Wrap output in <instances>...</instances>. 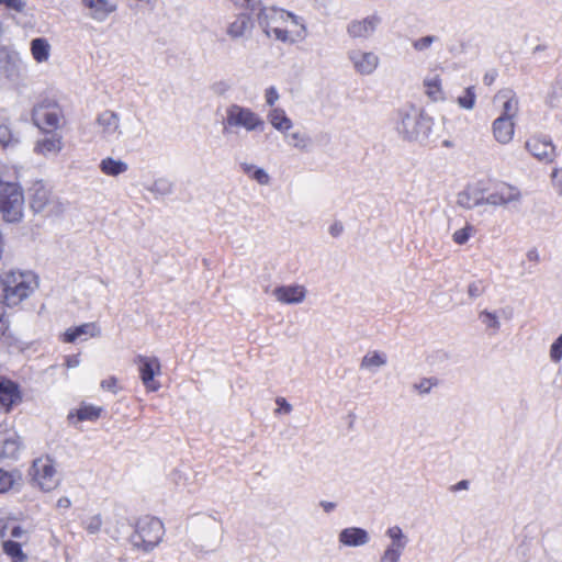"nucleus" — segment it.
<instances>
[{
  "mask_svg": "<svg viewBox=\"0 0 562 562\" xmlns=\"http://www.w3.org/2000/svg\"><path fill=\"white\" fill-rule=\"evenodd\" d=\"M165 535V527L160 519L151 516H144L138 519L136 530L132 537L135 547H139L145 551L153 550L158 546Z\"/></svg>",
  "mask_w": 562,
  "mask_h": 562,
  "instance_id": "0eeeda50",
  "label": "nucleus"
},
{
  "mask_svg": "<svg viewBox=\"0 0 562 562\" xmlns=\"http://www.w3.org/2000/svg\"><path fill=\"white\" fill-rule=\"evenodd\" d=\"M61 110L55 102L45 101L34 106L32 120L34 124L46 133L60 126Z\"/></svg>",
  "mask_w": 562,
  "mask_h": 562,
  "instance_id": "9d476101",
  "label": "nucleus"
},
{
  "mask_svg": "<svg viewBox=\"0 0 562 562\" xmlns=\"http://www.w3.org/2000/svg\"><path fill=\"white\" fill-rule=\"evenodd\" d=\"M250 29L251 24L249 18L245 14H239L232 22L228 23L226 27V34L232 40H238L244 37L247 33H249Z\"/></svg>",
  "mask_w": 562,
  "mask_h": 562,
  "instance_id": "a878e982",
  "label": "nucleus"
},
{
  "mask_svg": "<svg viewBox=\"0 0 562 562\" xmlns=\"http://www.w3.org/2000/svg\"><path fill=\"white\" fill-rule=\"evenodd\" d=\"M63 149L61 136L58 134H49L38 139L35 144L34 150L37 154L49 156L57 155Z\"/></svg>",
  "mask_w": 562,
  "mask_h": 562,
  "instance_id": "5701e85b",
  "label": "nucleus"
},
{
  "mask_svg": "<svg viewBox=\"0 0 562 562\" xmlns=\"http://www.w3.org/2000/svg\"><path fill=\"white\" fill-rule=\"evenodd\" d=\"M479 319L491 334H496L501 328V321L496 312L484 310L480 312Z\"/></svg>",
  "mask_w": 562,
  "mask_h": 562,
  "instance_id": "473e14b6",
  "label": "nucleus"
},
{
  "mask_svg": "<svg viewBox=\"0 0 562 562\" xmlns=\"http://www.w3.org/2000/svg\"><path fill=\"white\" fill-rule=\"evenodd\" d=\"M492 133L494 139L501 145L509 144L515 134V121L496 117L492 123Z\"/></svg>",
  "mask_w": 562,
  "mask_h": 562,
  "instance_id": "aec40b11",
  "label": "nucleus"
},
{
  "mask_svg": "<svg viewBox=\"0 0 562 562\" xmlns=\"http://www.w3.org/2000/svg\"><path fill=\"white\" fill-rule=\"evenodd\" d=\"M95 125L100 135L105 139L117 138L122 134L121 120L114 111L101 112L95 120Z\"/></svg>",
  "mask_w": 562,
  "mask_h": 562,
  "instance_id": "dca6fc26",
  "label": "nucleus"
},
{
  "mask_svg": "<svg viewBox=\"0 0 562 562\" xmlns=\"http://www.w3.org/2000/svg\"><path fill=\"white\" fill-rule=\"evenodd\" d=\"M385 535L391 540V542L389 543L390 546L406 549L407 543H408V538L403 532V530L400 526H393V527L387 528V530L385 531Z\"/></svg>",
  "mask_w": 562,
  "mask_h": 562,
  "instance_id": "72a5a7b5",
  "label": "nucleus"
},
{
  "mask_svg": "<svg viewBox=\"0 0 562 562\" xmlns=\"http://www.w3.org/2000/svg\"><path fill=\"white\" fill-rule=\"evenodd\" d=\"M244 171L261 186H268L270 182V176L263 168L246 165Z\"/></svg>",
  "mask_w": 562,
  "mask_h": 562,
  "instance_id": "c9c22d12",
  "label": "nucleus"
},
{
  "mask_svg": "<svg viewBox=\"0 0 562 562\" xmlns=\"http://www.w3.org/2000/svg\"><path fill=\"white\" fill-rule=\"evenodd\" d=\"M457 204L463 209H473L485 204V198L480 196L476 190L465 189L458 194Z\"/></svg>",
  "mask_w": 562,
  "mask_h": 562,
  "instance_id": "c756f323",
  "label": "nucleus"
},
{
  "mask_svg": "<svg viewBox=\"0 0 562 562\" xmlns=\"http://www.w3.org/2000/svg\"><path fill=\"white\" fill-rule=\"evenodd\" d=\"M81 3L87 16L99 23L104 22L117 9L115 0H81Z\"/></svg>",
  "mask_w": 562,
  "mask_h": 562,
  "instance_id": "f3484780",
  "label": "nucleus"
},
{
  "mask_svg": "<svg viewBox=\"0 0 562 562\" xmlns=\"http://www.w3.org/2000/svg\"><path fill=\"white\" fill-rule=\"evenodd\" d=\"M102 518L101 515H93L88 517L83 522L85 530L90 535H95L101 530L102 527Z\"/></svg>",
  "mask_w": 562,
  "mask_h": 562,
  "instance_id": "a18cd8bd",
  "label": "nucleus"
},
{
  "mask_svg": "<svg viewBox=\"0 0 562 562\" xmlns=\"http://www.w3.org/2000/svg\"><path fill=\"white\" fill-rule=\"evenodd\" d=\"M547 102L552 108L559 106L562 102V87H559L558 85L554 86L552 91L548 95Z\"/></svg>",
  "mask_w": 562,
  "mask_h": 562,
  "instance_id": "3c124183",
  "label": "nucleus"
},
{
  "mask_svg": "<svg viewBox=\"0 0 562 562\" xmlns=\"http://www.w3.org/2000/svg\"><path fill=\"white\" fill-rule=\"evenodd\" d=\"M102 412V407L82 404L76 412L77 419L79 422L83 420H97Z\"/></svg>",
  "mask_w": 562,
  "mask_h": 562,
  "instance_id": "f704fd0d",
  "label": "nucleus"
},
{
  "mask_svg": "<svg viewBox=\"0 0 562 562\" xmlns=\"http://www.w3.org/2000/svg\"><path fill=\"white\" fill-rule=\"evenodd\" d=\"M8 329V322L4 318V310L0 308V336Z\"/></svg>",
  "mask_w": 562,
  "mask_h": 562,
  "instance_id": "e2e57ef3",
  "label": "nucleus"
},
{
  "mask_svg": "<svg viewBox=\"0 0 562 562\" xmlns=\"http://www.w3.org/2000/svg\"><path fill=\"white\" fill-rule=\"evenodd\" d=\"M276 403L279 406L276 413L290 414L292 412V405L284 397H278Z\"/></svg>",
  "mask_w": 562,
  "mask_h": 562,
  "instance_id": "6e6d98bb",
  "label": "nucleus"
},
{
  "mask_svg": "<svg viewBox=\"0 0 562 562\" xmlns=\"http://www.w3.org/2000/svg\"><path fill=\"white\" fill-rule=\"evenodd\" d=\"M283 136L288 145L297 150L306 151L310 147V137L300 131H295L292 133L286 132L285 134H283Z\"/></svg>",
  "mask_w": 562,
  "mask_h": 562,
  "instance_id": "2f4dec72",
  "label": "nucleus"
},
{
  "mask_svg": "<svg viewBox=\"0 0 562 562\" xmlns=\"http://www.w3.org/2000/svg\"><path fill=\"white\" fill-rule=\"evenodd\" d=\"M224 126L235 133H261L266 127L265 120L252 109L233 103L226 108Z\"/></svg>",
  "mask_w": 562,
  "mask_h": 562,
  "instance_id": "39448f33",
  "label": "nucleus"
},
{
  "mask_svg": "<svg viewBox=\"0 0 562 562\" xmlns=\"http://www.w3.org/2000/svg\"><path fill=\"white\" fill-rule=\"evenodd\" d=\"M24 195L16 182L0 180V211L7 222H19L23 216Z\"/></svg>",
  "mask_w": 562,
  "mask_h": 562,
  "instance_id": "423d86ee",
  "label": "nucleus"
},
{
  "mask_svg": "<svg viewBox=\"0 0 562 562\" xmlns=\"http://www.w3.org/2000/svg\"><path fill=\"white\" fill-rule=\"evenodd\" d=\"M328 232L333 237H338L344 232V225L340 222H335L329 226Z\"/></svg>",
  "mask_w": 562,
  "mask_h": 562,
  "instance_id": "bf43d9fd",
  "label": "nucleus"
},
{
  "mask_svg": "<svg viewBox=\"0 0 562 562\" xmlns=\"http://www.w3.org/2000/svg\"><path fill=\"white\" fill-rule=\"evenodd\" d=\"M258 24L268 37L293 44L306 35L303 20L277 7H263L257 15Z\"/></svg>",
  "mask_w": 562,
  "mask_h": 562,
  "instance_id": "f257e3e1",
  "label": "nucleus"
},
{
  "mask_svg": "<svg viewBox=\"0 0 562 562\" xmlns=\"http://www.w3.org/2000/svg\"><path fill=\"white\" fill-rule=\"evenodd\" d=\"M521 201V192L516 187L509 184L499 186L494 192L485 198V204L493 206H516Z\"/></svg>",
  "mask_w": 562,
  "mask_h": 562,
  "instance_id": "2eb2a0df",
  "label": "nucleus"
},
{
  "mask_svg": "<svg viewBox=\"0 0 562 562\" xmlns=\"http://www.w3.org/2000/svg\"><path fill=\"white\" fill-rule=\"evenodd\" d=\"M437 41H438L437 36L427 35V36H423V37L415 40L412 43V46L416 52H425V50L429 49L431 47V45Z\"/></svg>",
  "mask_w": 562,
  "mask_h": 562,
  "instance_id": "49530a36",
  "label": "nucleus"
},
{
  "mask_svg": "<svg viewBox=\"0 0 562 562\" xmlns=\"http://www.w3.org/2000/svg\"><path fill=\"white\" fill-rule=\"evenodd\" d=\"M31 54L38 64L48 61L50 57L52 46L44 37H36L31 41Z\"/></svg>",
  "mask_w": 562,
  "mask_h": 562,
  "instance_id": "bb28decb",
  "label": "nucleus"
},
{
  "mask_svg": "<svg viewBox=\"0 0 562 562\" xmlns=\"http://www.w3.org/2000/svg\"><path fill=\"white\" fill-rule=\"evenodd\" d=\"M21 442L15 437H10L3 440L1 454L5 458H16Z\"/></svg>",
  "mask_w": 562,
  "mask_h": 562,
  "instance_id": "4c0bfd02",
  "label": "nucleus"
},
{
  "mask_svg": "<svg viewBox=\"0 0 562 562\" xmlns=\"http://www.w3.org/2000/svg\"><path fill=\"white\" fill-rule=\"evenodd\" d=\"M473 233L474 227L472 225H467L463 228L456 231L452 235V239L458 245H464Z\"/></svg>",
  "mask_w": 562,
  "mask_h": 562,
  "instance_id": "de8ad7c7",
  "label": "nucleus"
},
{
  "mask_svg": "<svg viewBox=\"0 0 562 562\" xmlns=\"http://www.w3.org/2000/svg\"><path fill=\"white\" fill-rule=\"evenodd\" d=\"M475 101H476V94H475L474 87H468L464 90V94L460 95L457 99L458 105L468 111L472 110L475 106Z\"/></svg>",
  "mask_w": 562,
  "mask_h": 562,
  "instance_id": "ea45409f",
  "label": "nucleus"
},
{
  "mask_svg": "<svg viewBox=\"0 0 562 562\" xmlns=\"http://www.w3.org/2000/svg\"><path fill=\"white\" fill-rule=\"evenodd\" d=\"M15 483V474L0 469V493L9 491Z\"/></svg>",
  "mask_w": 562,
  "mask_h": 562,
  "instance_id": "09e8293b",
  "label": "nucleus"
},
{
  "mask_svg": "<svg viewBox=\"0 0 562 562\" xmlns=\"http://www.w3.org/2000/svg\"><path fill=\"white\" fill-rule=\"evenodd\" d=\"M276 300L283 304H299L305 300L306 289L303 285H282L272 292Z\"/></svg>",
  "mask_w": 562,
  "mask_h": 562,
  "instance_id": "a211bd4d",
  "label": "nucleus"
},
{
  "mask_svg": "<svg viewBox=\"0 0 562 562\" xmlns=\"http://www.w3.org/2000/svg\"><path fill=\"white\" fill-rule=\"evenodd\" d=\"M387 361L389 358L384 351L371 350L362 357L360 369L368 373L375 374L387 364Z\"/></svg>",
  "mask_w": 562,
  "mask_h": 562,
  "instance_id": "4be33fe9",
  "label": "nucleus"
},
{
  "mask_svg": "<svg viewBox=\"0 0 562 562\" xmlns=\"http://www.w3.org/2000/svg\"><path fill=\"white\" fill-rule=\"evenodd\" d=\"M426 94L435 102L445 100V93L441 87V80L438 75L427 77L424 80Z\"/></svg>",
  "mask_w": 562,
  "mask_h": 562,
  "instance_id": "7c9ffc66",
  "label": "nucleus"
},
{
  "mask_svg": "<svg viewBox=\"0 0 562 562\" xmlns=\"http://www.w3.org/2000/svg\"><path fill=\"white\" fill-rule=\"evenodd\" d=\"M321 507L325 513H330L336 508V504L333 502L323 501L321 502Z\"/></svg>",
  "mask_w": 562,
  "mask_h": 562,
  "instance_id": "774afa93",
  "label": "nucleus"
},
{
  "mask_svg": "<svg viewBox=\"0 0 562 562\" xmlns=\"http://www.w3.org/2000/svg\"><path fill=\"white\" fill-rule=\"evenodd\" d=\"M79 363H80V360H79L78 356H69L66 359V366L68 368H76L79 366Z\"/></svg>",
  "mask_w": 562,
  "mask_h": 562,
  "instance_id": "69168bd1",
  "label": "nucleus"
},
{
  "mask_svg": "<svg viewBox=\"0 0 562 562\" xmlns=\"http://www.w3.org/2000/svg\"><path fill=\"white\" fill-rule=\"evenodd\" d=\"M3 551L10 555L14 562H26V555L23 553L19 542L12 540L4 541Z\"/></svg>",
  "mask_w": 562,
  "mask_h": 562,
  "instance_id": "e433bc0d",
  "label": "nucleus"
},
{
  "mask_svg": "<svg viewBox=\"0 0 562 562\" xmlns=\"http://www.w3.org/2000/svg\"><path fill=\"white\" fill-rule=\"evenodd\" d=\"M495 101H502V112L498 117L514 120L519 112V101L512 90H502L495 95Z\"/></svg>",
  "mask_w": 562,
  "mask_h": 562,
  "instance_id": "412c9836",
  "label": "nucleus"
},
{
  "mask_svg": "<svg viewBox=\"0 0 562 562\" xmlns=\"http://www.w3.org/2000/svg\"><path fill=\"white\" fill-rule=\"evenodd\" d=\"M188 527L196 546L205 551H215L220 544V521L209 514H194L188 518Z\"/></svg>",
  "mask_w": 562,
  "mask_h": 562,
  "instance_id": "20e7f679",
  "label": "nucleus"
},
{
  "mask_svg": "<svg viewBox=\"0 0 562 562\" xmlns=\"http://www.w3.org/2000/svg\"><path fill=\"white\" fill-rule=\"evenodd\" d=\"M338 541L345 547H362L370 542V535L363 528L348 527L339 532Z\"/></svg>",
  "mask_w": 562,
  "mask_h": 562,
  "instance_id": "6ab92c4d",
  "label": "nucleus"
},
{
  "mask_svg": "<svg viewBox=\"0 0 562 562\" xmlns=\"http://www.w3.org/2000/svg\"><path fill=\"white\" fill-rule=\"evenodd\" d=\"M382 23V16L373 12L361 19H353L346 25V33L351 40L371 38Z\"/></svg>",
  "mask_w": 562,
  "mask_h": 562,
  "instance_id": "9b49d317",
  "label": "nucleus"
},
{
  "mask_svg": "<svg viewBox=\"0 0 562 562\" xmlns=\"http://www.w3.org/2000/svg\"><path fill=\"white\" fill-rule=\"evenodd\" d=\"M14 70V57L7 50H0V76L10 77Z\"/></svg>",
  "mask_w": 562,
  "mask_h": 562,
  "instance_id": "a19ab883",
  "label": "nucleus"
},
{
  "mask_svg": "<svg viewBox=\"0 0 562 562\" xmlns=\"http://www.w3.org/2000/svg\"><path fill=\"white\" fill-rule=\"evenodd\" d=\"M30 206L35 213L59 215L65 211L63 202L43 181H35L29 189Z\"/></svg>",
  "mask_w": 562,
  "mask_h": 562,
  "instance_id": "6e6552de",
  "label": "nucleus"
},
{
  "mask_svg": "<svg viewBox=\"0 0 562 562\" xmlns=\"http://www.w3.org/2000/svg\"><path fill=\"white\" fill-rule=\"evenodd\" d=\"M36 285V279L30 272H4L0 274V303L16 306L33 293Z\"/></svg>",
  "mask_w": 562,
  "mask_h": 562,
  "instance_id": "f03ea898",
  "label": "nucleus"
},
{
  "mask_svg": "<svg viewBox=\"0 0 562 562\" xmlns=\"http://www.w3.org/2000/svg\"><path fill=\"white\" fill-rule=\"evenodd\" d=\"M267 119L271 126L281 134H285L293 127L292 120L286 115L285 111L281 108H272L268 112Z\"/></svg>",
  "mask_w": 562,
  "mask_h": 562,
  "instance_id": "b1692460",
  "label": "nucleus"
},
{
  "mask_svg": "<svg viewBox=\"0 0 562 562\" xmlns=\"http://www.w3.org/2000/svg\"><path fill=\"white\" fill-rule=\"evenodd\" d=\"M526 258H527L528 261L537 262V261H539L540 256H539V252H538V250L536 248H531V249H529L527 251Z\"/></svg>",
  "mask_w": 562,
  "mask_h": 562,
  "instance_id": "680f3d73",
  "label": "nucleus"
},
{
  "mask_svg": "<svg viewBox=\"0 0 562 562\" xmlns=\"http://www.w3.org/2000/svg\"><path fill=\"white\" fill-rule=\"evenodd\" d=\"M20 398L16 384L7 379H0V406L9 411Z\"/></svg>",
  "mask_w": 562,
  "mask_h": 562,
  "instance_id": "393cba45",
  "label": "nucleus"
},
{
  "mask_svg": "<svg viewBox=\"0 0 562 562\" xmlns=\"http://www.w3.org/2000/svg\"><path fill=\"white\" fill-rule=\"evenodd\" d=\"M116 384L117 379L114 376H110L101 382V387L115 394L117 393Z\"/></svg>",
  "mask_w": 562,
  "mask_h": 562,
  "instance_id": "5fc2aeb1",
  "label": "nucleus"
},
{
  "mask_svg": "<svg viewBox=\"0 0 562 562\" xmlns=\"http://www.w3.org/2000/svg\"><path fill=\"white\" fill-rule=\"evenodd\" d=\"M149 191L160 195H167L171 193L172 184L169 180L160 178L154 181V183L149 188Z\"/></svg>",
  "mask_w": 562,
  "mask_h": 562,
  "instance_id": "c03bdc74",
  "label": "nucleus"
},
{
  "mask_svg": "<svg viewBox=\"0 0 562 562\" xmlns=\"http://www.w3.org/2000/svg\"><path fill=\"white\" fill-rule=\"evenodd\" d=\"M266 103L269 106H273L276 102L279 100V93L274 87H270L265 92Z\"/></svg>",
  "mask_w": 562,
  "mask_h": 562,
  "instance_id": "864d4df0",
  "label": "nucleus"
},
{
  "mask_svg": "<svg viewBox=\"0 0 562 562\" xmlns=\"http://www.w3.org/2000/svg\"><path fill=\"white\" fill-rule=\"evenodd\" d=\"M99 168L106 176L117 177L127 171L128 165L121 159L106 157L100 161Z\"/></svg>",
  "mask_w": 562,
  "mask_h": 562,
  "instance_id": "cd10ccee",
  "label": "nucleus"
},
{
  "mask_svg": "<svg viewBox=\"0 0 562 562\" xmlns=\"http://www.w3.org/2000/svg\"><path fill=\"white\" fill-rule=\"evenodd\" d=\"M31 475L33 482L43 492H50L59 485L55 462L49 457L34 460Z\"/></svg>",
  "mask_w": 562,
  "mask_h": 562,
  "instance_id": "1a4fd4ad",
  "label": "nucleus"
},
{
  "mask_svg": "<svg viewBox=\"0 0 562 562\" xmlns=\"http://www.w3.org/2000/svg\"><path fill=\"white\" fill-rule=\"evenodd\" d=\"M550 359L555 363L560 362L562 359V334L550 347Z\"/></svg>",
  "mask_w": 562,
  "mask_h": 562,
  "instance_id": "8fccbe9b",
  "label": "nucleus"
},
{
  "mask_svg": "<svg viewBox=\"0 0 562 562\" xmlns=\"http://www.w3.org/2000/svg\"><path fill=\"white\" fill-rule=\"evenodd\" d=\"M553 186L558 188L559 194L562 195V170L553 169L551 173Z\"/></svg>",
  "mask_w": 562,
  "mask_h": 562,
  "instance_id": "4d7b16f0",
  "label": "nucleus"
},
{
  "mask_svg": "<svg viewBox=\"0 0 562 562\" xmlns=\"http://www.w3.org/2000/svg\"><path fill=\"white\" fill-rule=\"evenodd\" d=\"M526 150L538 161L551 164L558 157L557 147L550 138L531 137L525 144Z\"/></svg>",
  "mask_w": 562,
  "mask_h": 562,
  "instance_id": "ddd939ff",
  "label": "nucleus"
},
{
  "mask_svg": "<svg viewBox=\"0 0 562 562\" xmlns=\"http://www.w3.org/2000/svg\"><path fill=\"white\" fill-rule=\"evenodd\" d=\"M405 549L387 544L380 555L379 562H400Z\"/></svg>",
  "mask_w": 562,
  "mask_h": 562,
  "instance_id": "58836bf2",
  "label": "nucleus"
},
{
  "mask_svg": "<svg viewBox=\"0 0 562 562\" xmlns=\"http://www.w3.org/2000/svg\"><path fill=\"white\" fill-rule=\"evenodd\" d=\"M347 58L355 72L360 76H370L380 66V57L372 50L351 48L347 52Z\"/></svg>",
  "mask_w": 562,
  "mask_h": 562,
  "instance_id": "f8f14e48",
  "label": "nucleus"
},
{
  "mask_svg": "<svg viewBox=\"0 0 562 562\" xmlns=\"http://www.w3.org/2000/svg\"><path fill=\"white\" fill-rule=\"evenodd\" d=\"M71 506V501L67 496H63L57 499L56 507L58 509H68Z\"/></svg>",
  "mask_w": 562,
  "mask_h": 562,
  "instance_id": "052dcab7",
  "label": "nucleus"
},
{
  "mask_svg": "<svg viewBox=\"0 0 562 562\" xmlns=\"http://www.w3.org/2000/svg\"><path fill=\"white\" fill-rule=\"evenodd\" d=\"M10 535L12 538L21 539L25 535V530L21 527H13Z\"/></svg>",
  "mask_w": 562,
  "mask_h": 562,
  "instance_id": "338daca9",
  "label": "nucleus"
},
{
  "mask_svg": "<svg viewBox=\"0 0 562 562\" xmlns=\"http://www.w3.org/2000/svg\"><path fill=\"white\" fill-rule=\"evenodd\" d=\"M140 380L149 392H156L160 384L154 378L161 373V366L156 357L138 356Z\"/></svg>",
  "mask_w": 562,
  "mask_h": 562,
  "instance_id": "4468645a",
  "label": "nucleus"
},
{
  "mask_svg": "<svg viewBox=\"0 0 562 562\" xmlns=\"http://www.w3.org/2000/svg\"><path fill=\"white\" fill-rule=\"evenodd\" d=\"M18 142V137L13 134L8 123H0V145L8 147Z\"/></svg>",
  "mask_w": 562,
  "mask_h": 562,
  "instance_id": "37998d69",
  "label": "nucleus"
},
{
  "mask_svg": "<svg viewBox=\"0 0 562 562\" xmlns=\"http://www.w3.org/2000/svg\"><path fill=\"white\" fill-rule=\"evenodd\" d=\"M438 384L435 378H423L419 381L413 383L412 389L419 395L429 394L434 386Z\"/></svg>",
  "mask_w": 562,
  "mask_h": 562,
  "instance_id": "79ce46f5",
  "label": "nucleus"
},
{
  "mask_svg": "<svg viewBox=\"0 0 562 562\" xmlns=\"http://www.w3.org/2000/svg\"><path fill=\"white\" fill-rule=\"evenodd\" d=\"M0 4H4L7 8L16 12H22L25 8L23 0H0Z\"/></svg>",
  "mask_w": 562,
  "mask_h": 562,
  "instance_id": "603ef678",
  "label": "nucleus"
},
{
  "mask_svg": "<svg viewBox=\"0 0 562 562\" xmlns=\"http://www.w3.org/2000/svg\"><path fill=\"white\" fill-rule=\"evenodd\" d=\"M483 288L481 282H472L468 288V294L471 297H477L482 294Z\"/></svg>",
  "mask_w": 562,
  "mask_h": 562,
  "instance_id": "13d9d810",
  "label": "nucleus"
},
{
  "mask_svg": "<svg viewBox=\"0 0 562 562\" xmlns=\"http://www.w3.org/2000/svg\"><path fill=\"white\" fill-rule=\"evenodd\" d=\"M469 488V481L462 480L458 482L457 484L451 486L452 492L461 491V490H468Z\"/></svg>",
  "mask_w": 562,
  "mask_h": 562,
  "instance_id": "0e129e2a",
  "label": "nucleus"
},
{
  "mask_svg": "<svg viewBox=\"0 0 562 562\" xmlns=\"http://www.w3.org/2000/svg\"><path fill=\"white\" fill-rule=\"evenodd\" d=\"M434 121L415 106L398 111L397 132L407 140L425 142L432 135Z\"/></svg>",
  "mask_w": 562,
  "mask_h": 562,
  "instance_id": "7ed1b4c3",
  "label": "nucleus"
},
{
  "mask_svg": "<svg viewBox=\"0 0 562 562\" xmlns=\"http://www.w3.org/2000/svg\"><path fill=\"white\" fill-rule=\"evenodd\" d=\"M99 334L98 327L92 324H83L75 328H69L64 333L63 340L65 342H74L76 339L80 338L81 336H90L94 337Z\"/></svg>",
  "mask_w": 562,
  "mask_h": 562,
  "instance_id": "c85d7f7f",
  "label": "nucleus"
}]
</instances>
